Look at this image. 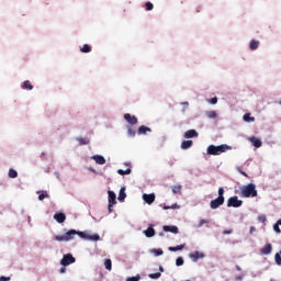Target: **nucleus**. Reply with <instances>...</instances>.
I'll list each match as a JSON object with an SVG mask.
<instances>
[{
	"label": "nucleus",
	"mask_w": 281,
	"mask_h": 281,
	"mask_svg": "<svg viewBox=\"0 0 281 281\" xmlns=\"http://www.w3.org/2000/svg\"><path fill=\"white\" fill-rule=\"evenodd\" d=\"M249 142H251L255 148H260L262 146V140H260V138H257L256 136L250 137Z\"/></svg>",
	"instance_id": "13"
},
{
	"label": "nucleus",
	"mask_w": 281,
	"mask_h": 281,
	"mask_svg": "<svg viewBox=\"0 0 281 281\" xmlns=\"http://www.w3.org/2000/svg\"><path fill=\"white\" fill-rule=\"evenodd\" d=\"M54 220L57 221V223H63L64 221H67V215H65L63 212L56 213L54 215Z\"/></svg>",
	"instance_id": "16"
},
{
	"label": "nucleus",
	"mask_w": 281,
	"mask_h": 281,
	"mask_svg": "<svg viewBox=\"0 0 281 281\" xmlns=\"http://www.w3.org/2000/svg\"><path fill=\"white\" fill-rule=\"evenodd\" d=\"M258 47H260V42L257 40H251L249 43V49H251V52H256Z\"/></svg>",
	"instance_id": "18"
},
{
	"label": "nucleus",
	"mask_w": 281,
	"mask_h": 281,
	"mask_svg": "<svg viewBox=\"0 0 281 281\" xmlns=\"http://www.w3.org/2000/svg\"><path fill=\"white\" fill-rule=\"evenodd\" d=\"M189 258H191V260H192L193 262H196V261L199 260V258H205V254L199 252V251L196 250V251H194V252H191V254L189 255Z\"/></svg>",
	"instance_id": "11"
},
{
	"label": "nucleus",
	"mask_w": 281,
	"mask_h": 281,
	"mask_svg": "<svg viewBox=\"0 0 281 281\" xmlns=\"http://www.w3.org/2000/svg\"><path fill=\"white\" fill-rule=\"evenodd\" d=\"M126 199V188L122 187L119 193V201H124Z\"/></svg>",
	"instance_id": "22"
},
{
	"label": "nucleus",
	"mask_w": 281,
	"mask_h": 281,
	"mask_svg": "<svg viewBox=\"0 0 281 281\" xmlns=\"http://www.w3.org/2000/svg\"><path fill=\"white\" fill-rule=\"evenodd\" d=\"M183 104H187V105H188V102H184Z\"/></svg>",
	"instance_id": "55"
},
{
	"label": "nucleus",
	"mask_w": 281,
	"mask_h": 281,
	"mask_svg": "<svg viewBox=\"0 0 281 281\" xmlns=\"http://www.w3.org/2000/svg\"><path fill=\"white\" fill-rule=\"evenodd\" d=\"M104 267L108 271H111L112 267H113V262L111 261V259H105L104 261Z\"/></svg>",
	"instance_id": "31"
},
{
	"label": "nucleus",
	"mask_w": 281,
	"mask_h": 281,
	"mask_svg": "<svg viewBox=\"0 0 281 281\" xmlns=\"http://www.w3.org/2000/svg\"><path fill=\"white\" fill-rule=\"evenodd\" d=\"M80 52H82V54H89L91 52V46H89L88 44H85L81 48Z\"/></svg>",
	"instance_id": "29"
},
{
	"label": "nucleus",
	"mask_w": 281,
	"mask_h": 281,
	"mask_svg": "<svg viewBox=\"0 0 281 281\" xmlns=\"http://www.w3.org/2000/svg\"><path fill=\"white\" fill-rule=\"evenodd\" d=\"M125 166H131L130 164H125Z\"/></svg>",
	"instance_id": "54"
},
{
	"label": "nucleus",
	"mask_w": 281,
	"mask_h": 281,
	"mask_svg": "<svg viewBox=\"0 0 281 281\" xmlns=\"http://www.w3.org/2000/svg\"><path fill=\"white\" fill-rule=\"evenodd\" d=\"M205 223H207L206 220H201V221L199 222V227H203V225H205Z\"/></svg>",
	"instance_id": "44"
},
{
	"label": "nucleus",
	"mask_w": 281,
	"mask_h": 281,
	"mask_svg": "<svg viewBox=\"0 0 281 281\" xmlns=\"http://www.w3.org/2000/svg\"><path fill=\"white\" fill-rule=\"evenodd\" d=\"M145 8H146L147 12H150V10H153V8H154L153 2H146Z\"/></svg>",
	"instance_id": "39"
},
{
	"label": "nucleus",
	"mask_w": 281,
	"mask_h": 281,
	"mask_svg": "<svg viewBox=\"0 0 281 281\" xmlns=\"http://www.w3.org/2000/svg\"><path fill=\"white\" fill-rule=\"evenodd\" d=\"M127 134L130 137H135V130H133V127L130 125H127Z\"/></svg>",
	"instance_id": "35"
},
{
	"label": "nucleus",
	"mask_w": 281,
	"mask_h": 281,
	"mask_svg": "<svg viewBox=\"0 0 281 281\" xmlns=\"http://www.w3.org/2000/svg\"><path fill=\"white\" fill-rule=\"evenodd\" d=\"M108 194H109V212L111 214V212H113V205L117 203V200H116L115 192L108 191Z\"/></svg>",
	"instance_id": "7"
},
{
	"label": "nucleus",
	"mask_w": 281,
	"mask_h": 281,
	"mask_svg": "<svg viewBox=\"0 0 281 281\" xmlns=\"http://www.w3.org/2000/svg\"><path fill=\"white\" fill-rule=\"evenodd\" d=\"M38 201H44V199H49L47 191H37Z\"/></svg>",
	"instance_id": "21"
},
{
	"label": "nucleus",
	"mask_w": 281,
	"mask_h": 281,
	"mask_svg": "<svg viewBox=\"0 0 281 281\" xmlns=\"http://www.w3.org/2000/svg\"><path fill=\"white\" fill-rule=\"evenodd\" d=\"M217 194L218 196L215 200H212L210 203L211 210H218V207L225 203V189H223V187L218 189Z\"/></svg>",
	"instance_id": "4"
},
{
	"label": "nucleus",
	"mask_w": 281,
	"mask_h": 281,
	"mask_svg": "<svg viewBox=\"0 0 281 281\" xmlns=\"http://www.w3.org/2000/svg\"><path fill=\"white\" fill-rule=\"evenodd\" d=\"M22 89H25L26 91H32V89H34V86L30 83V80H25L22 85Z\"/></svg>",
	"instance_id": "23"
},
{
	"label": "nucleus",
	"mask_w": 281,
	"mask_h": 281,
	"mask_svg": "<svg viewBox=\"0 0 281 281\" xmlns=\"http://www.w3.org/2000/svg\"><path fill=\"white\" fill-rule=\"evenodd\" d=\"M280 225H281V220L277 221V223L273 225V229L277 234H281Z\"/></svg>",
	"instance_id": "34"
},
{
	"label": "nucleus",
	"mask_w": 281,
	"mask_h": 281,
	"mask_svg": "<svg viewBox=\"0 0 281 281\" xmlns=\"http://www.w3.org/2000/svg\"><path fill=\"white\" fill-rule=\"evenodd\" d=\"M162 229H164V232H170L171 234H179V227L173 226V225H171V226L165 225L162 227Z\"/></svg>",
	"instance_id": "14"
},
{
	"label": "nucleus",
	"mask_w": 281,
	"mask_h": 281,
	"mask_svg": "<svg viewBox=\"0 0 281 281\" xmlns=\"http://www.w3.org/2000/svg\"><path fill=\"white\" fill-rule=\"evenodd\" d=\"M234 231L233 229H226V231H223V234L224 236L227 235V234H233Z\"/></svg>",
	"instance_id": "45"
},
{
	"label": "nucleus",
	"mask_w": 281,
	"mask_h": 281,
	"mask_svg": "<svg viewBox=\"0 0 281 281\" xmlns=\"http://www.w3.org/2000/svg\"><path fill=\"white\" fill-rule=\"evenodd\" d=\"M155 256H164V250L162 249H154Z\"/></svg>",
	"instance_id": "41"
},
{
	"label": "nucleus",
	"mask_w": 281,
	"mask_h": 281,
	"mask_svg": "<svg viewBox=\"0 0 281 281\" xmlns=\"http://www.w3.org/2000/svg\"><path fill=\"white\" fill-rule=\"evenodd\" d=\"M142 277H139V274H137L136 277H130L126 279V281H139Z\"/></svg>",
	"instance_id": "40"
},
{
	"label": "nucleus",
	"mask_w": 281,
	"mask_h": 281,
	"mask_svg": "<svg viewBox=\"0 0 281 281\" xmlns=\"http://www.w3.org/2000/svg\"><path fill=\"white\" fill-rule=\"evenodd\" d=\"M148 278L151 280H159V278H161V272L149 273Z\"/></svg>",
	"instance_id": "32"
},
{
	"label": "nucleus",
	"mask_w": 281,
	"mask_h": 281,
	"mask_svg": "<svg viewBox=\"0 0 281 281\" xmlns=\"http://www.w3.org/2000/svg\"><path fill=\"white\" fill-rule=\"evenodd\" d=\"M74 262H76V258H74L71 254L64 255L60 260L61 267H69V265H74Z\"/></svg>",
	"instance_id": "5"
},
{
	"label": "nucleus",
	"mask_w": 281,
	"mask_h": 281,
	"mask_svg": "<svg viewBox=\"0 0 281 281\" xmlns=\"http://www.w3.org/2000/svg\"><path fill=\"white\" fill-rule=\"evenodd\" d=\"M240 196L244 199H254L258 196V191L256 190V184L248 183L247 186H244L240 188Z\"/></svg>",
	"instance_id": "2"
},
{
	"label": "nucleus",
	"mask_w": 281,
	"mask_h": 281,
	"mask_svg": "<svg viewBox=\"0 0 281 281\" xmlns=\"http://www.w3.org/2000/svg\"><path fill=\"white\" fill-rule=\"evenodd\" d=\"M186 248V244L176 246V247H169V251H181V249Z\"/></svg>",
	"instance_id": "28"
},
{
	"label": "nucleus",
	"mask_w": 281,
	"mask_h": 281,
	"mask_svg": "<svg viewBox=\"0 0 281 281\" xmlns=\"http://www.w3.org/2000/svg\"><path fill=\"white\" fill-rule=\"evenodd\" d=\"M66 271H67V268H65L64 266L63 268H60L59 273H66Z\"/></svg>",
	"instance_id": "47"
},
{
	"label": "nucleus",
	"mask_w": 281,
	"mask_h": 281,
	"mask_svg": "<svg viewBox=\"0 0 281 281\" xmlns=\"http://www.w3.org/2000/svg\"><path fill=\"white\" fill-rule=\"evenodd\" d=\"M227 150H232V147L224 144L220 146L210 145L206 151H207V155L218 156V155H223V153H227Z\"/></svg>",
	"instance_id": "3"
},
{
	"label": "nucleus",
	"mask_w": 281,
	"mask_h": 281,
	"mask_svg": "<svg viewBox=\"0 0 281 281\" xmlns=\"http://www.w3.org/2000/svg\"><path fill=\"white\" fill-rule=\"evenodd\" d=\"M258 221H259V223H267V215H265V214L259 215Z\"/></svg>",
	"instance_id": "38"
},
{
	"label": "nucleus",
	"mask_w": 281,
	"mask_h": 281,
	"mask_svg": "<svg viewBox=\"0 0 281 281\" xmlns=\"http://www.w3.org/2000/svg\"><path fill=\"white\" fill-rule=\"evenodd\" d=\"M164 210H170V206H164Z\"/></svg>",
	"instance_id": "50"
},
{
	"label": "nucleus",
	"mask_w": 281,
	"mask_h": 281,
	"mask_svg": "<svg viewBox=\"0 0 281 281\" xmlns=\"http://www.w3.org/2000/svg\"><path fill=\"white\" fill-rule=\"evenodd\" d=\"M278 104H281V100H280V101H278Z\"/></svg>",
	"instance_id": "53"
},
{
	"label": "nucleus",
	"mask_w": 281,
	"mask_h": 281,
	"mask_svg": "<svg viewBox=\"0 0 281 281\" xmlns=\"http://www.w3.org/2000/svg\"><path fill=\"white\" fill-rule=\"evenodd\" d=\"M274 260H276V263L280 267L281 266V256H280V254H276L274 255Z\"/></svg>",
	"instance_id": "37"
},
{
	"label": "nucleus",
	"mask_w": 281,
	"mask_h": 281,
	"mask_svg": "<svg viewBox=\"0 0 281 281\" xmlns=\"http://www.w3.org/2000/svg\"><path fill=\"white\" fill-rule=\"evenodd\" d=\"M92 159L95 161V164H99V166H104V164H106V159H104L101 155H95L92 157Z\"/></svg>",
	"instance_id": "15"
},
{
	"label": "nucleus",
	"mask_w": 281,
	"mask_h": 281,
	"mask_svg": "<svg viewBox=\"0 0 281 281\" xmlns=\"http://www.w3.org/2000/svg\"><path fill=\"white\" fill-rule=\"evenodd\" d=\"M159 271L164 272V267L160 266L159 267Z\"/></svg>",
	"instance_id": "49"
},
{
	"label": "nucleus",
	"mask_w": 281,
	"mask_h": 281,
	"mask_svg": "<svg viewBox=\"0 0 281 281\" xmlns=\"http://www.w3.org/2000/svg\"><path fill=\"white\" fill-rule=\"evenodd\" d=\"M271 251H273V245H271V244H266V245L260 249L261 256H269V254H271Z\"/></svg>",
	"instance_id": "8"
},
{
	"label": "nucleus",
	"mask_w": 281,
	"mask_h": 281,
	"mask_svg": "<svg viewBox=\"0 0 281 281\" xmlns=\"http://www.w3.org/2000/svg\"><path fill=\"white\" fill-rule=\"evenodd\" d=\"M183 189V187L181 184H178V186H173L172 187V192L175 194H181V190Z\"/></svg>",
	"instance_id": "27"
},
{
	"label": "nucleus",
	"mask_w": 281,
	"mask_h": 281,
	"mask_svg": "<svg viewBox=\"0 0 281 281\" xmlns=\"http://www.w3.org/2000/svg\"><path fill=\"white\" fill-rule=\"evenodd\" d=\"M218 102V98L214 97L210 100V104H216Z\"/></svg>",
	"instance_id": "43"
},
{
	"label": "nucleus",
	"mask_w": 281,
	"mask_h": 281,
	"mask_svg": "<svg viewBox=\"0 0 281 281\" xmlns=\"http://www.w3.org/2000/svg\"><path fill=\"white\" fill-rule=\"evenodd\" d=\"M171 207H172V209L177 207V204L172 205Z\"/></svg>",
	"instance_id": "51"
},
{
	"label": "nucleus",
	"mask_w": 281,
	"mask_h": 281,
	"mask_svg": "<svg viewBox=\"0 0 281 281\" xmlns=\"http://www.w3.org/2000/svg\"><path fill=\"white\" fill-rule=\"evenodd\" d=\"M124 120L132 126H135V124H137V116H135V115H131V114L126 113V114H124Z\"/></svg>",
	"instance_id": "9"
},
{
	"label": "nucleus",
	"mask_w": 281,
	"mask_h": 281,
	"mask_svg": "<svg viewBox=\"0 0 281 281\" xmlns=\"http://www.w3.org/2000/svg\"><path fill=\"white\" fill-rule=\"evenodd\" d=\"M77 142H79V146H87L90 144L89 138L77 137Z\"/></svg>",
	"instance_id": "25"
},
{
	"label": "nucleus",
	"mask_w": 281,
	"mask_h": 281,
	"mask_svg": "<svg viewBox=\"0 0 281 281\" xmlns=\"http://www.w3.org/2000/svg\"><path fill=\"white\" fill-rule=\"evenodd\" d=\"M238 271H240V267L237 266Z\"/></svg>",
	"instance_id": "52"
},
{
	"label": "nucleus",
	"mask_w": 281,
	"mask_h": 281,
	"mask_svg": "<svg viewBox=\"0 0 281 281\" xmlns=\"http://www.w3.org/2000/svg\"><path fill=\"white\" fill-rule=\"evenodd\" d=\"M131 172H133V170H131V168L124 170V169H119L117 170V175H121L122 177H124V175H131Z\"/></svg>",
	"instance_id": "30"
},
{
	"label": "nucleus",
	"mask_w": 281,
	"mask_h": 281,
	"mask_svg": "<svg viewBox=\"0 0 281 281\" xmlns=\"http://www.w3.org/2000/svg\"><path fill=\"white\" fill-rule=\"evenodd\" d=\"M270 281H273V280H270Z\"/></svg>",
	"instance_id": "56"
},
{
	"label": "nucleus",
	"mask_w": 281,
	"mask_h": 281,
	"mask_svg": "<svg viewBox=\"0 0 281 281\" xmlns=\"http://www.w3.org/2000/svg\"><path fill=\"white\" fill-rule=\"evenodd\" d=\"M192 144H194V142H192V140H183L181 143L182 150H188V148H192Z\"/></svg>",
	"instance_id": "20"
},
{
	"label": "nucleus",
	"mask_w": 281,
	"mask_h": 281,
	"mask_svg": "<svg viewBox=\"0 0 281 281\" xmlns=\"http://www.w3.org/2000/svg\"><path fill=\"white\" fill-rule=\"evenodd\" d=\"M237 171L239 172V175H243V177L249 178V175H247V172L243 171V169H240L239 167H237Z\"/></svg>",
	"instance_id": "42"
},
{
	"label": "nucleus",
	"mask_w": 281,
	"mask_h": 281,
	"mask_svg": "<svg viewBox=\"0 0 281 281\" xmlns=\"http://www.w3.org/2000/svg\"><path fill=\"white\" fill-rule=\"evenodd\" d=\"M254 232H256V228H255L254 226H250L249 233H250V234H254Z\"/></svg>",
	"instance_id": "48"
},
{
	"label": "nucleus",
	"mask_w": 281,
	"mask_h": 281,
	"mask_svg": "<svg viewBox=\"0 0 281 281\" xmlns=\"http://www.w3.org/2000/svg\"><path fill=\"white\" fill-rule=\"evenodd\" d=\"M244 122H256V117L251 116V113H246L244 115Z\"/></svg>",
	"instance_id": "26"
},
{
	"label": "nucleus",
	"mask_w": 281,
	"mask_h": 281,
	"mask_svg": "<svg viewBox=\"0 0 281 281\" xmlns=\"http://www.w3.org/2000/svg\"><path fill=\"white\" fill-rule=\"evenodd\" d=\"M0 281H10V277H0Z\"/></svg>",
	"instance_id": "46"
},
{
	"label": "nucleus",
	"mask_w": 281,
	"mask_h": 281,
	"mask_svg": "<svg viewBox=\"0 0 281 281\" xmlns=\"http://www.w3.org/2000/svg\"><path fill=\"white\" fill-rule=\"evenodd\" d=\"M192 137H199V132H196V130H189L184 133L186 139H192Z\"/></svg>",
	"instance_id": "12"
},
{
	"label": "nucleus",
	"mask_w": 281,
	"mask_h": 281,
	"mask_svg": "<svg viewBox=\"0 0 281 281\" xmlns=\"http://www.w3.org/2000/svg\"><path fill=\"white\" fill-rule=\"evenodd\" d=\"M143 201H145V203H147L148 205H153V203H155V194H143Z\"/></svg>",
	"instance_id": "10"
},
{
	"label": "nucleus",
	"mask_w": 281,
	"mask_h": 281,
	"mask_svg": "<svg viewBox=\"0 0 281 281\" xmlns=\"http://www.w3.org/2000/svg\"><path fill=\"white\" fill-rule=\"evenodd\" d=\"M9 177H10V179H16L19 177V172H16V170H14V169H10Z\"/></svg>",
	"instance_id": "33"
},
{
	"label": "nucleus",
	"mask_w": 281,
	"mask_h": 281,
	"mask_svg": "<svg viewBox=\"0 0 281 281\" xmlns=\"http://www.w3.org/2000/svg\"><path fill=\"white\" fill-rule=\"evenodd\" d=\"M206 117H209V120H216L218 117V114L216 113V111H207Z\"/></svg>",
	"instance_id": "24"
},
{
	"label": "nucleus",
	"mask_w": 281,
	"mask_h": 281,
	"mask_svg": "<svg viewBox=\"0 0 281 281\" xmlns=\"http://www.w3.org/2000/svg\"><path fill=\"white\" fill-rule=\"evenodd\" d=\"M151 131L150 127L142 125L138 127V135H146V133H150Z\"/></svg>",
	"instance_id": "19"
},
{
	"label": "nucleus",
	"mask_w": 281,
	"mask_h": 281,
	"mask_svg": "<svg viewBox=\"0 0 281 281\" xmlns=\"http://www.w3.org/2000/svg\"><path fill=\"white\" fill-rule=\"evenodd\" d=\"M243 200H238V196H232L227 200V207H240Z\"/></svg>",
	"instance_id": "6"
},
{
	"label": "nucleus",
	"mask_w": 281,
	"mask_h": 281,
	"mask_svg": "<svg viewBox=\"0 0 281 281\" xmlns=\"http://www.w3.org/2000/svg\"><path fill=\"white\" fill-rule=\"evenodd\" d=\"M144 234L147 238H153V236H155V228H153V224H150L148 228L144 231Z\"/></svg>",
	"instance_id": "17"
},
{
	"label": "nucleus",
	"mask_w": 281,
	"mask_h": 281,
	"mask_svg": "<svg viewBox=\"0 0 281 281\" xmlns=\"http://www.w3.org/2000/svg\"><path fill=\"white\" fill-rule=\"evenodd\" d=\"M76 236L83 238V240H94L95 243L100 240V235L98 234L89 235L85 232H78L76 229H70L65 235H56L55 240L58 243H69V240H74Z\"/></svg>",
	"instance_id": "1"
},
{
	"label": "nucleus",
	"mask_w": 281,
	"mask_h": 281,
	"mask_svg": "<svg viewBox=\"0 0 281 281\" xmlns=\"http://www.w3.org/2000/svg\"><path fill=\"white\" fill-rule=\"evenodd\" d=\"M183 258L182 257H178L177 259H176V265H177V267H183Z\"/></svg>",
	"instance_id": "36"
}]
</instances>
